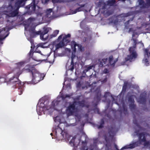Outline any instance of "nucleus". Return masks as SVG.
I'll return each instance as SVG.
<instances>
[{"instance_id": "nucleus-63", "label": "nucleus", "mask_w": 150, "mask_h": 150, "mask_svg": "<svg viewBox=\"0 0 150 150\" xmlns=\"http://www.w3.org/2000/svg\"><path fill=\"white\" fill-rule=\"evenodd\" d=\"M89 149L90 150H94V148H92L91 146H90Z\"/></svg>"}, {"instance_id": "nucleus-17", "label": "nucleus", "mask_w": 150, "mask_h": 150, "mask_svg": "<svg viewBox=\"0 0 150 150\" xmlns=\"http://www.w3.org/2000/svg\"><path fill=\"white\" fill-rule=\"evenodd\" d=\"M101 93L100 91L98 92L96 94L94 98V100L96 101V103H98L101 100ZM97 103L95 104V105H96Z\"/></svg>"}, {"instance_id": "nucleus-37", "label": "nucleus", "mask_w": 150, "mask_h": 150, "mask_svg": "<svg viewBox=\"0 0 150 150\" xmlns=\"http://www.w3.org/2000/svg\"><path fill=\"white\" fill-rule=\"evenodd\" d=\"M18 91L19 92L18 94L19 95H21L23 93V86L21 84V85L20 86H18Z\"/></svg>"}, {"instance_id": "nucleus-62", "label": "nucleus", "mask_w": 150, "mask_h": 150, "mask_svg": "<svg viewBox=\"0 0 150 150\" xmlns=\"http://www.w3.org/2000/svg\"><path fill=\"white\" fill-rule=\"evenodd\" d=\"M107 59H102V61L103 62H104L105 64V62H106L107 61Z\"/></svg>"}, {"instance_id": "nucleus-5", "label": "nucleus", "mask_w": 150, "mask_h": 150, "mask_svg": "<svg viewBox=\"0 0 150 150\" xmlns=\"http://www.w3.org/2000/svg\"><path fill=\"white\" fill-rule=\"evenodd\" d=\"M26 0H17V1L15 4V6L16 7V9H15L11 4H10L7 7L11 11L12 16H16L18 15L19 8L20 7L24 6L25 1Z\"/></svg>"}, {"instance_id": "nucleus-50", "label": "nucleus", "mask_w": 150, "mask_h": 150, "mask_svg": "<svg viewBox=\"0 0 150 150\" xmlns=\"http://www.w3.org/2000/svg\"><path fill=\"white\" fill-rule=\"evenodd\" d=\"M94 112H96L98 114H100V112L99 109L98 108H95L94 109Z\"/></svg>"}, {"instance_id": "nucleus-31", "label": "nucleus", "mask_w": 150, "mask_h": 150, "mask_svg": "<svg viewBox=\"0 0 150 150\" xmlns=\"http://www.w3.org/2000/svg\"><path fill=\"white\" fill-rule=\"evenodd\" d=\"M6 76L4 75V77L0 76V83H2L4 82H6L7 83L8 79L6 78Z\"/></svg>"}, {"instance_id": "nucleus-9", "label": "nucleus", "mask_w": 150, "mask_h": 150, "mask_svg": "<svg viewBox=\"0 0 150 150\" xmlns=\"http://www.w3.org/2000/svg\"><path fill=\"white\" fill-rule=\"evenodd\" d=\"M55 134L57 135L59 134L62 136L63 138L67 139L68 141H69V138L71 137L67 132H63L62 129L59 126L57 125L56 127L55 128Z\"/></svg>"}, {"instance_id": "nucleus-59", "label": "nucleus", "mask_w": 150, "mask_h": 150, "mask_svg": "<svg viewBox=\"0 0 150 150\" xmlns=\"http://www.w3.org/2000/svg\"><path fill=\"white\" fill-rule=\"evenodd\" d=\"M62 35H61L59 36L58 38V39L59 40H61L62 38Z\"/></svg>"}, {"instance_id": "nucleus-39", "label": "nucleus", "mask_w": 150, "mask_h": 150, "mask_svg": "<svg viewBox=\"0 0 150 150\" xmlns=\"http://www.w3.org/2000/svg\"><path fill=\"white\" fill-rule=\"evenodd\" d=\"M114 17H112L109 19V20L111 23H113L115 24L118 22V20L117 19H116L115 20L114 19Z\"/></svg>"}, {"instance_id": "nucleus-26", "label": "nucleus", "mask_w": 150, "mask_h": 150, "mask_svg": "<svg viewBox=\"0 0 150 150\" xmlns=\"http://www.w3.org/2000/svg\"><path fill=\"white\" fill-rule=\"evenodd\" d=\"M134 18V17H133L132 18H131L129 20L127 21L125 23V28L127 29H128L129 27V24L130 21H132Z\"/></svg>"}, {"instance_id": "nucleus-49", "label": "nucleus", "mask_w": 150, "mask_h": 150, "mask_svg": "<svg viewBox=\"0 0 150 150\" xmlns=\"http://www.w3.org/2000/svg\"><path fill=\"white\" fill-rule=\"evenodd\" d=\"M110 93L109 92H106L104 94V97L105 98H106L108 96L110 95Z\"/></svg>"}, {"instance_id": "nucleus-3", "label": "nucleus", "mask_w": 150, "mask_h": 150, "mask_svg": "<svg viewBox=\"0 0 150 150\" xmlns=\"http://www.w3.org/2000/svg\"><path fill=\"white\" fill-rule=\"evenodd\" d=\"M115 127H111L109 129L108 134L103 135L105 140L104 143L108 150L109 149L111 146V142L113 140L114 135L115 133Z\"/></svg>"}, {"instance_id": "nucleus-6", "label": "nucleus", "mask_w": 150, "mask_h": 150, "mask_svg": "<svg viewBox=\"0 0 150 150\" xmlns=\"http://www.w3.org/2000/svg\"><path fill=\"white\" fill-rule=\"evenodd\" d=\"M11 11L7 7V10L6 11H4L0 13V23H3L5 19L6 20L7 22L9 21L8 19L11 17H14L15 16H12Z\"/></svg>"}, {"instance_id": "nucleus-25", "label": "nucleus", "mask_w": 150, "mask_h": 150, "mask_svg": "<svg viewBox=\"0 0 150 150\" xmlns=\"http://www.w3.org/2000/svg\"><path fill=\"white\" fill-rule=\"evenodd\" d=\"M74 102H76V105L78 104L79 106L82 107H83L85 106V101L84 100H83L80 101H74Z\"/></svg>"}, {"instance_id": "nucleus-11", "label": "nucleus", "mask_w": 150, "mask_h": 150, "mask_svg": "<svg viewBox=\"0 0 150 150\" xmlns=\"http://www.w3.org/2000/svg\"><path fill=\"white\" fill-rule=\"evenodd\" d=\"M74 6L75 7L79 6V7L76 8L74 10H70L72 14H74L76 13L77 12H79L83 11V8L85 6V4H80L79 3H76L74 5Z\"/></svg>"}, {"instance_id": "nucleus-56", "label": "nucleus", "mask_w": 150, "mask_h": 150, "mask_svg": "<svg viewBox=\"0 0 150 150\" xmlns=\"http://www.w3.org/2000/svg\"><path fill=\"white\" fill-rule=\"evenodd\" d=\"M144 62L146 64H147V63H148V64H149V63H148V60L147 58L145 59L144 60Z\"/></svg>"}, {"instance_id": "nucleus-44", "label": "nucleus", "mask_w": 150, "mask_h": 150, "mask_svg": "<svg viewBox=\"0 0 150 150\" xmlns=\"http://www.w3.org/2000/svg\"><path fill=\"white\" fill-rule=\"evenodd\" d=\"M122 107L123 108V113L125 114H126L127 113V109L126 107L125 104L124 103H123Z\"/></svg>"}, {"instance_id": "nucleus-55", "label": "nucleus", "mask_w": 150, "mask_h": 150, "mask_svg": "<svg viewBox=\"0 0 150 150\" xmlns=\"http://www.w3.org/2000/svg\"><path fill=\"white\" fill-rule=\"evenodd\" d=\"M71 37V35L70 34H68L67 35H66L64 37L66 38H70Z\"/></svg>"}, {"instance_id": "nucleus-57", "label": "nucleus", "mask_w": 150, "mask_h": 150, "mask_svg": "<svg viewBox=\"0 0 150 150\" xmlns=\"http://www.w3.org/2000/svg\"><path fill=\"white\" fill-rule=\"evenodd\" d=\"M47 42H42L41 43H40V45H41V46L42 47L43 45H45Z\"/></svg>"}, {"instance_id": "nucleus-15", "label": "nucleus", "mask_w": 150, "mask_h": 150, "mask_svg": "<svg viewBox=\"0 0 150 150\" xmlns=\"http://www.w3.org/2000/svg\"><path fill=\"white\" fill-rule=\"evenodd\" d=\"M140 145V142L139 141L133 143L132 144H130L129 146H124L122 148V149H133L135 147L139 146Z\"/></svg>"}, {"instance_id": "nucleus-41", "label": "nucleus", "mask_w": 150, "mask_h": 150, "mask_svg": "<svg viewBox=\"0 0 150 150\" xmlns=\"http://www.w3.org/2000/svg\"><path fill=\"white\" fill-rule=\"evenodd\" d=\"M128 101L130 103H134V100L132 96H130L128 98Z\"/></svg>"}, {"instance_id": "nucleus-28", "label": "nucleus", "mask_w": 150, "mask_h": 150, "mask_svg": "<svg viewBox=\"0 0 150 150\" xmlns=\"http://www.w3.org/2000/svg\"><path fill=\"white\" fill-rule=\"evenodd\" d=\"M66 46L63 42H60L58 43L57 44L55 45L56 49H58L59 48H62L64 46Z\"/></svg>"}, {"instance_id": "nucleus-1", "label": "nucleus", "mask_w": 150, "mask_h": 150, "mask_svg": "<svg viewBox=\"0 0 150 150\" xmlns=\"http://www.w3.org/2000/svg\"><path fill=\"white\" fill-rule=\"evenodd\" d=\"M23 71L19 68H14L12 70L13 76L8 79L7 83H11L13 85L12 88H15L18 87V86H20L21 82L18 78L20 75L22 73Z\"/></svg>"}, {"instance_id": "nucleus-4", "label": "nucleus", "mask_w": 150, "mask_h": 150, "mask_svg": "<svg viewBox=\"0 0 150 150\" xmlns=\"http://www.w3.org/2000/svg\"><path fill=\"white\" fill-rule=\"evenodd\" d=\"M27 72L30 73L32 75V81L34 83H37L43 79V75L40 74L34 66H30L26 69Z\"/></svg>"}, {"instance_id": "nucleus-8", "label": "nucleus", "mask_w": 150, "mask_h": 150, "mask_svg": "<svg viewBox=\"0 0 150 150\" xmlns=\"http://www.w3.org/2000/svg\"><path fill=\"white\" fill-rule=\"evenodd\" d=\"M106 4L103 1H99L98 2V7L99 8L102 7L101 8H100V10L105 9L107 5L110 6H114L116 4V1L115 0H108L106 1Z\"/></svg>"}, {"instance_id": "nucleus-46", "label": "nucleus", "mask_w": 150, "mask_h": 150, "mask_svg": "<svg viewBox=\"0 0 150 150\" xmlns=\"http://www.w3.org/2000/svg\"><path fill=\"white\" fill-rule=\"evenodd\" d=\"M146 8H148L149 7H150V0H146Z\"/></svg>"}, {"instance_id": "nucleus-36", "label": "nucleus", "mask_w": 150, "mask_h": 150, "mask_svg": "<svg viewBox=\"0 0 150 150\" xmlns=\"http://www.w3.org/2000/svg\"><path fill=\"white\" fill-rule=\"evenodd\" d=\"M52 12V9H47L46 11V16L47 17L50 18L51 16V13Z\"/></svg>"}, {"instance_id": "nucleus-40", "label": "nucleus", "mask_w": 150, "mask_h": 150, "mask_svg": "<svg viewBox=\"0 0 150 150\" xmlns=\"http://www.w3.org/2000/svg\"><path fill=\"white\" fill-rule=\"evenodd\" d=\"M129 107L131 111L135 110L136 108V105L134 103H130L129 104Z\"/></svg>"}, {"instance_id": "nucleus-24", "label": "nucleus", "mask_w": 150, "mask_h": 150, "mask_svg": "<svg viewBox=\"0 0 150 150\" xmlns=\"http://www.w3.org/2000/svg\"><path fill=\"white\" fill-rule=\"evenodd\" d=\"M74 57L73 56L71 57V65L69 67V70L71 71H73L74 69V63L73 61Z\"/></svg>"}, {"instance_id": "nucleus-53", "label": "nucleus", "mask_w": 150, "mask_h": 150, "mask_svg": "<svg viewBox=\"0 0 150 150\" xmlns=\"http://www.w3.org/2000/svg\"><path fill=\"white\" fill-rule=\"evenodd\" d=\"M76 119H78L79 121H80L81 119V117L80 115H76Z\"/></svg>"}, {"instance_id": "nucleus-23", "label": "nucleus", "mask_w": 150, "mask_h": 150, "mask_svg": "<svg viewBox=\"0 0 150 150\" xmlns=\"http://www.w3.org/2000/svg\"><path fill=\"white\" fill-rule=\"evenodd\" d=\"M24 62H19L17 63H16V65L17 66V67L16 68H19L21 70H22L23 72L24 70L26 71V69H22L21 68V67L24 66Z\"/></svg>"}, {"instance_id": "nucleus-22", "label": "nucleus", "mask_w": 150, "mask_h": 150, "mask_svg": "<svg viewBox=\"0 0 150 150\" xmlns=\"http://www.w3.org/2000/svg\"><path fill=\"white\" fill-rule=\"evenodd\" d=\"M113 59L112 56H110L109 58V63L112 66H114L115 63L117 62V59L113 61Z\"/></svg>"}, {"instance_id": "nucleus-20", "label": "nucleus", "mask_w": 150, "mask_h": 150, "mask_svg": "<svg viewBox=\"0 0 150 150\" xmlns=\"http://www.w3.org/2000/svg\"><path fill=\"white\" fill-rule=\"evenodd\" d=\"M81 150H88V148L87 146V142L86 141H82V144L80 148Z\"/></svg>"}, {"instance_id": "nucleus-48", "label": "nucleus", "mask_w": 150, "mask_h": 150, "mask_svg": "<svg viewBox=\"0 0 150 150\" xmlns=\"http://www.w3.org/2000/svg\"><path fill=\"white\" fill-rule=\"evenodd\" d=\"M35 18L33 17H30L29 18L28 20L29 21L31 22L32 21H35Z\"/></svg>"}, {"instance_id": "nucleus-47", "label": "nucleus", "mask_w": 150, "mask_h": 150, "mask_svg": "<svg viewBox=\"0 0 150 150\" xmlns=\"http://www.w3.org/2000/svg\"><path fill=\"white\" fill-rule=\"evenodd\" d=\"M28 31L30 33H32L33 32H35V28L34 27H31L28 30Z\"/></svg>"}, {"instance_id": "nucleus-2", "label": "nucleus", "mask_w": 150, "mask_h": 150, "mask_svg": "<svg viewBox=\"0 0 150 150\" xmlns=\"http://www.w3.org/2000/svg\"><path fill=\"white\" fill-rule=\"evenodd\" d=\"M133 46L129 48V54L127 55L125 58V62H130L134 60L137 57V54L135 50L137 45V40L135 39H133Z\"/></svg>"}, {"instance_id": "nucleus-54", "label": "nucleus", "mask_w": 150, "mask_h": 150, "mask_svg": "<svg viewBox=\"0 0 150 150\" xmlns=\"http://www.w3.org/2000/svg\"><path fill=\"white\" fill-rule=\"evenodd\" d=\"M53 3H58L59 1L60 0H52Z\"/></svg>"}, {"instance_id": "nucleus-51", "label": "nucleus", "mask_w": 150, "mask_h": 150, "mask_svg": "<svg viewBox=\"0 0 150 150\" xmlns=\"http://www.w3.org/2000/svg\"><path fill=\"white\" fill-rule=\"evenodd\" d=\"M103 72L105 74H107L109 73L108 70L107 69H105L104 71Z\"/></svg>"}, {"instance_id": "nucleus-7", "label": "nucleus", "mask_w": 150, "mask_h": 150, "mask_svg": "<svg viewBox=\"0 0 150 150\" xmlns=\"http://www.w3.org/2000/svg\"><path fill=\"white\" fill-rule=\"evenodd\" d=\"M139 130H137L135 131V133L139 137V140L141 144L142 142H144V145L145 146H150V140H146V134L144 132L139 133Z\"/></svg>"}, {"instance_id": "nucleus-34", "label": "nucleus", "mask_w": 150, "mask_h": 150, "mask_svg": "<svg viewBox=\"0 0 150 150\" xmlns=\"http://www.w3.org/2000/svg\"><path fill=\"white\" fill-rule=\"evenodd\" d=\"M76 137L74 136L72 137V139L69 142V143L71 144V146H74L76 145L75 142V139H76Z\"/></svg>"}, {"instance_id": "nucleus-32", "label": "nucleus", "mask_w": 150, "mask_h": 150, "mask_svg": "<svg viewBox=\"0 0 150 150\" xmlns=\"http://www.w3.org/2000/svg\"><path fill=\"white\" fill-rule=\"evenodd\" d=\"M139 2V5L142 6L141 8H146V4L144 0H138Z\"/></svg>"}, {"instance_id": "nucleus-29", "label": "nucleus", "mask_w": 150, "mask_h": 150, "mask_svg": "<svg viewBox=\"0 0 150 150\" xmlns=\"http://www.w3.org/2000/svg\"><path fill=\"white\" fill-rule=\"evenodd\" d=\"M133 123L136 125V126L140 130H144V129L140 125L137 123L136 120L134 119L133 121Z\"/></svg>"}, {"instance_id": "nucleus-61", "label": "nucleus", "mask_w": 150, "mask_h": 150, "mask_svg": "<svg viewBox=\"0 0 150 150\" xmlns=\"http://www.w3.org/2000/svg\"><path fill=\"white\" fill-rule=\"evenodd\" d=\"M137 42V44H141L142 45H144V44H143V43H142V41H140V42Z\"/></svg>"}, {"instance_id": "nucleus-60", "label": "nucleus", "mask_w": 150, "mask_h": 150, "mask_svg": "<svg viewBox=\"0 0 150 150\" xmlns=\"http://www.w3.org/2000/svg\"><path fill=\"white\" fill-rule=\"evenodd\" d=\"M84 116L86 117H88V113H86L84 115Z\"/></svg>"}, {"instance_id": "nucleus-19", "label": "nucleus", "mask_w": 150, "mask_h": 150, "mask_svg": "<svg viewBox=\"0 0 150 150\" xmlns=\"http://www.w3.org/2000/svg\"><path fill=\"white\" fill-rule=\"evenodd\" d=\"M60 102L59 101L55 100L52 102L51 106L50 107V108L55 109V106L57 105Z\"/></svg>"}, {"instance_id": "nucleus-12", "label": "nucleus", "mask_w": 150, "mask_h": 150, "mask_svg": "<svg viewBox=\"0 0 150 150\" xmlns=\"http://www.w3.org/2000/svg\"><path fill=\"white\" fill-rule=\"evenodd\" d=\"M76 102H74L72 104H70L67 108V111L69 115H72L73 114L74 110L76 109Z\"/></svg>"}, {"instance_id": "nucleus-58", "label": "nucleus", "mask_w": 150, "mask_h": 150, "mask_svg": "<svg viewBox=\"0 0 150 150\" xmlns=\"http://www.w3.org/2000/svg\"><path fill=\"white\" fill-rule=\"evenodd\" d=\"M33 51L32 50H31L30 51V52L29 53V55L30 56L31 55V54H33Z\"/></svg>"}, {"instance_id": "nucleus-43", "label": "nucleus", "mask_w": 150, "mask_h": 150, "mask_svg": "<svg viewBox=\"0 0 150 150\" xmlns=\"http://www.w3.org/2000/svg\"><path fill=\"white\" fill-rule=\"evenodd\" d=\"M59 30H56L54 31L53 34L51 35L52 37H55L57 36L58 34Z\"/></svg>"}, {"instance_id": "nucleus-16", "label": "nucleus", "mask_w": 150, "mask_h": 150, "mask_svg": "<svg viewBox=\"0 0 150 150\" xmlns=\"http://www.w3.org/2000/svg\"><path fill=\"white\" fill-rule=\"evenodd\" d=\"M129 85V83L127 82H124V85L122 86V90L120 95L122 94L123 95L125 93L128 86Z\"/></svg>"}, {"instance_id": "nucleus-52", "label": "nucleus", "mask_w": 150, "mask_h": 150, "mask_svg": "<svg viewBox=\"0 0 150 150\" xmlns=\"http://www.w3.org/2000/svg\"><path fill=\"white\" fill-rule=\"evenodd\" d=\"M49 0H42V3L45 4L47 3Z\"/></svg>"}, {"instance_id": "nucleus-45", "label": "nucleus", "mask_w": 150, "mask_h": 150, "mask_svg": "<svg viewBox=\"0 0 150 150\" xmlns=\"http://www.w3.org/2000/svg\"><path fill=\"white\" fill-rule=\"evenodd\" d=\"M145 52V55H147L148 57H149L150 56V52H148V50L146 49L144 50Z\"/></svg>"}, {"instance_id": "nucleus-14", "label": "nucleus", "mask_w": 150, "mask_h": 150, "mask_svg": "<svg viewBox=\"0 0 150 150\" xmlns=\"http://www.w3.org/2000/svg\"><path fill=\"white\" fill-rule=\"evenodd\" d=\"M71 43V49L74 52H76V46H77L79 50L80 51L82 50V46L81 45L77 44L74 41H72Z\"/></svg>"}, {"instance_id": "nucleus-42", "label": "nucleus", "mask_w": 150, "mask_h": 150, "mask_svg": "<svg viewBox=\"0 0 150 150\" xmlns=\"http://www.w3.org/2000/svg\"><path fill=\"white\" fill-rule=\"evenodd\" d=\"M92 66H90L88 67H87L86 68L84 69L83 71V73H86V72L88 71H89L90 70L92 69Z\"/></svg>"}, {"instance_id": "nucleus-33", "label": "nucleus", "mask_w": 150, "mask_h": 150, "mask_svg": "<svg viewBox=\"0 0 150 150\" xmlns=\"http://www.w3.org/2000/svg\"><path fill=\"white\" fill-rule=\"evenodd\" d=\"M40 31H38V32H33L30 33V36L32 38H34L37 35H40Z\"/></svg>"}, {"instance_id": "nucleus-21", "label": "nucleus", "mask_w": 150, "mask_h": 150, "mask_svg": "<svg viewBox=\"0 0 150 150\" xmlns=\"http://www.w3.org/2000/svg\"><path fill=\"white\" fill-rule=\"evenodd\" d=\"M5 33L6 32L5 30H2L0 32V44H2L3 43V42L2 41L7 36L8 34H7L4 36V35H3L2 36H1V34L3 33Z\"/></svg>"}, {"instance_id": "nucleus-30", "label": "nucleus", "mask_w": 150, "mask_h": 150, "mask_svg": "<svg viewBox=\"0 0 150 150\" xmlns=\"http://www.w3.org/2000/svg\"><path fill=\"white\" fill-rule=\"evenodd\" d=\"M104 123L105 122L104 119H102L100 120V125H97V128L99 129L103 128V127Z\"/></svg>"}, {"instance_id": "nucleus-18", "label": "nucleus", "mask_w": 150, "mask_h": 150, "mask_svg": "<svg viewBox=\"0 0 150 150\" xmlns=\"http://www.w3.org/2000/svg\"><path fill=\"white\" fill-rule=\"evenodd\" d=\"M146 94H141L139 99V101L142 104H145L146 102Z\"/></svg>"}, {"instance_id": "nucleus-38", "label": "nucleus", "mask_w": 150, "mask_h": 150, "mask_svg": "<svg viewBox=\"0 0 150 150\" xmlns=\"http://www.w3.org/2000/svg\"><path fill=\"white\" fill-rule=\"evenodd\" d=\"M70 40L69 39L66 38L64 37L62 41L63 42V43H64V44L66 45L67 44L70 42Z\"/></svg>"}, {"instance_id": "nucleus-27", "label": "nucleus", "mask_w": 150, "mask_h": 150, "mask_svg": "<svg viewBox=\"0 0 150 150\" xmlns=\"http://www.w3.org/2000/svg\"><path fill=\"white\" fill-rule=\"evenodd\" d=\"M100 10L101 12L102 13H103L104 16H109L110 15L112 14V12L109 10H107L106 11H102L101 10Z\"/></svg>"}, {"instance_id": "nucleus-10", "label": "nucleus", "mask_w": 150, "mask_h": 150, "mask_svg": "<svg viewBox=\"0 0 150 150\" xmlns=\"http://www.w3.org/2000/svg\"><path fill=\"white\" fill-rule=\"evenodd\" d=\"M37 4V3L35 2V0H33L30 4L26 6L25 8L28 10V14L30 15L35 12Z\"/></svg>"}, {"instance_id": "nucleus-13", "label": "nucleus", "mask_w": 150, "mask_h": 150, "mask_svg": "<svg viewBox=\"0 0 150 150\" xmlns=\"http://www.w3.org/2000/svg\"><path fill=\"white\" fill-rule=\"evenodd\" d=\"M49 28H47L44 29L43 31L42 32L40 31V39L43 41H45L47 40L48 38V35H47L45 38H44V35L47 33L49 31Z\"/></svg>"}, {"instance_id": "nucleus-64", "label": "nucleus", "mask_w": 150, "mask_h": 150, "mask_svg": "<svg viewBox=\"0 0 150 150\" xmlns=\"http://www.w3.org/2000/svg\"><path fill=\"white\" fill-rule=\"evenodd\" d=\"M38 52V53H40V54H41V51H38V52Z\"/></svg>"}, {"instance_id": "nucleus-35", "label": "nucleus", "mask_w": 150, "mask_h": 150, "mask_svg": "<svg viewBox=\"0 0 150 150\" xmlns=\"http://www.w3.org/2000/svg\"><path fill=\"white\" fill-rule=\"evenodd\" d=\"M132 15V13L131 12H129L127 13H122L120 15L122 17H127L131 16Z\"/></svg>"}]
</instances>
